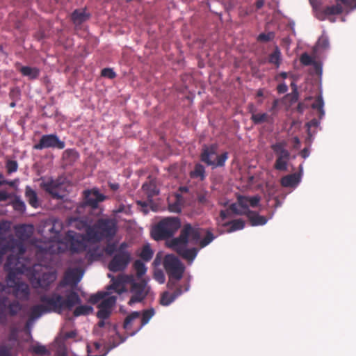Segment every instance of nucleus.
Instances as JSON below:
<instances>
[{
	"instance_id": "c85d7f7f",
	"label": "nucleus",
	"mask_w": 356,
	"mask_h": 356,
	"mask_svg": "<svg viewBox=\"0 0 356 356\" xmlns=\"http://www.w3.org/2000/svg\"><path fill=\"white\" fill-rule=\"evenodd\" d=\"M230 226L228 232H232L236 230H240L244 228L245 222L242 219H236L234 220H231L229 222H225L223 224V226Z\"/></svg>"
},
{
	"instance_id": "13d9d810",
	"label": "nucleus",
	"mask_w": 356,
	"mask_h": 356,
	"mask_svg": "<svg viewBox=\"0 0 356 356\" xmlns=\"http://www.w3.org/2000/svg\"><path fill=\"white\" fill-rule=\"evenodd\" d=\"M273 38V33H261L258 35L257 40L260 42H268Z\"/></svg>"
},
{
	"instance_id": "dca6fc26",
	"label": "nucleus",
	"mask_w": 356,
	"mask_h": 356,
	"mask_svg": "<svg viewBox=\"0 0 356 356\" xmlns=\"http://www.w3.org/2000/svg\"><path fill=\"white\" fill-rule=\"evenodd\" d=\"M40 187L54 198L61 199L63 197L60 194L62 183L60 179L49 178L47 180H42L40 183Z\"/></svg>"
},
{
	"instance_id": "4be33fe9",
	"label": "nucleus",
	"mask_w": 356,
	"mask_h": 356,
	"mask_svg": "<svg viewBox=\"0 0 356 356\" xmlns=\"http://www.w3.org/2000/svg\"><path fill=\"white\" fill-rule=\"evenodd\" d=\"M25 197L29 204L34 209H37L40 206L37 193L33 190L29 186H26Z\"/></svg>"
},
{
	"instance_id": "9d476101",
	"label": "nucleus",
	"mask_w": 356,
	"mask_h": 356,
	"mask_svg": "<svg viewBox=\"0 0 356 356\" xmlns=\"http://www.w3.org/2000/svg\"><path fill=\"white\" fill-rule=\"evenodd\" d=\"M63 240L72 253L84 252L87 248V241H89L86 235L72 230L66 232Z\"/></svg>"
},
{
	"instance_id": "49530a36",
	"label": "nucleus",
	"mask_w": 356,
	"mask_h": 356,
	"mask_svg": "<svg viewBox=\"0 0 356 356\" xmlns=\"http://www.w3.org/2000/svg\"><path fill=\"white\" fill-rule=\"evenodd\" d=\"M214 239V236L210 231H207L206 236L201 240V238H200V241L198 242V244L200 245L201 248H204L207 245H208Z\"/></svg>"
},
{
	"instance_id": "cd10ccee",
	"label": "nucleus",
	"mask_w": 356,
	"mask_h": 356,
	"mask_svg": "<svg viewBox=\"0 0 356 356\" xmlns=\"http://www.w3.org/2000/svg\"><path fill=\"white\" fill-rule=\"evenodd\" d=\"M19 72L23 76L31 80L36 79L40 75V70L38 68L29 66H22Z\"/></svg>"
},
{
	"instance_id": "412c9836",
	"label": "nucleus",
	"mask_w": 356,
	"mask_h": 356,
	"mask_svg": "<svg viewBox=\"0 0 356 356\" xmlns=\"http://www.w3.org/2000/svg\"><path fill=\"white\" fill-rule=\"evenodd\" d=\"M246 216L252 226L264 225L268 221L265 216H260L257 212L251 210L246 211Z\"/></svg>"
},
{
	"instance_id": "e433bc0d",
	"label": "nucleus",
	"mask_w": 356,
	"mask_h": 356,
	"mask_svg": "<svg viewBox=\"0 0 356 356\" xmlns=\"http://www.w3.org/2000/svg\"><path fill=\"white\" fill-rule=\"evenodd\" d=\"M154 252L149 244H146L143 247L140 254V258L145 261H149L152 259Z\"/></svg>"
},
{
	"instance_id": "7ed1b4c3",
	"label": "nucleus",
	"mask_w": 356,
	"mask_h": 356,
	"mask_svg": "<svg viewBox=\"0 0 356 356\" xmlns=\"http://www.w3.org/2000/svg\"><path fill=\"white\" fill-rule=\"evenodd\" d=\"M117 232V225L114 220L100 218L87 230L89 242L98 243L104 238H112Z\"/></svg>"
},
{
	"instance_id": "2f4dec72",
	"label": "nucleus",
	"mask_w": 356,
	"mask_h": 356,
	"mask_svg": "<svg viewBox=\"0 0 356 356\" xmlns=\"http://www.w3.org/2000/svg\"><path fill=\"white\" fill-rule=\"evenodd\" d=\"M71 225L79 230H85L86 235L87 236V230L89 227H92L89 225L88 222L83 219L76 218L72 220L70 222Z\"/></svg>"
},
{
	"instance_id": "e2e57ef3",
	"label": "nucleus",
	"mask_w": 356,
	"mask_h": 356,
	"mask_svg": "<svg viewBox=\"0 0 356 356\" xmlns=\"http://www.w3.org/2000/svg\"><path fill=\"white\" fill-rule=\"evenodd\" d=\"M87 256L90 260H97L99 259L102 254L97 253V250H90L87 253Z\"/></svg>"
},
{
	"instance_id": "c9c22d12",
	"label": "nucleus",
	"mask_w": 356,
	"mask_h": 356,
	"mask_svg": "<svg viewBox=\"0 0 356 356\" xmlns=\"http://www.w3.org/2000/svg\"><path fill=\"white\" fill-rule=\"evenodd\" d=\"M140 316V313L139 312H133L132 313H131L126 317L124 321V328L127 330H129L131 327L133 321L136 319L139 318Z\"/></svg>"
},
{
	"instance_id": "423d86ee",
	"label": "nucleus",
	"mask_w": 356,
	"mask_h": 356,
	"mask_svg": "<svg viewBox=\"0 0 356 356\" xmlns=\"http://www.w3.org/2000/svg\"><path fill=\"white\" fill-rule=\"evenodd\" d=\"M217 151V144L203 145L200 154L201 161L208 166H211L212 168L225 166V162L228 159V152H225L220 155H218Z\"/></svg>"
},
{
	"instance_id": "6e6552de",
	"label": "nucleus",
	"mask_w": 356,
	"mask_h": 356,
	"mask_svg": "<svg viewBox=\"0 0 356 356\" xmlns=\"http://www.w3.org/2000/svg\"><path fill=\"white\" fill-rule=\"evenodd\" d=\"M128 244L126 242L122 243L118 248L117 252L108 264V268L111 272L123 271L127 268L131 261V254L127 250Z\"/></svg>"
},
{
	"instance_id": "ddd939ff",
	"label": "nucleus",
	"mask_w": 356,
	"mask_h": 356,
	"mask_svg": "<svg viewBox=\"0 0 356 356\" xmlns=\"http://www.w3.org/2000/svg\"><path fill=\"white\" fill-rule=\"evenodd\" d=\"M65 147V142L60 140L56 134H47L42 136L38 143L33 145V149L38 150L47 148L63 149Z\"/></svg>"
},
{
	"instance_id": "39448f33",
	"label": "nucleus",
	"mask_w": 356,
	"mask_h": 356,
	"mask_svg": "<svg viewBox=\"0 0 356 356\" xmlns=\"http://www.w3.org/2000/svg\"><path fill=\"white\" fill-rule=\"evenodd\" d=\"M180 227L181 222L178 218H166L161 220L153 228L152 236L156 241L169 238L175 234Z\"/></svg>"
},
{
	"instance_id": "37998d69",
	"label": "nucleus",
	"mask_w": 356,
	"mask_h": 356,
	"mask_svg": "<svg viewBox=\"0 0 356 356\" xmlns=\"http://www.w3.org/2000/svg\"><path fill=\"white\" fill-rule=\"evenodd\" d=\"M30 350L35 355L40 356L45 355L48 353V350H47L46 347L39 343L31 346Z\"/></svg>"
},
{
	"instance_id": "ea45409f",
	"label": "nucleus",
	"mask_w": 356,
	"mask_h": 356,
	"mask_svg": "<svg viewBox=\"0 0 356 356\" xmlns=\"http://www.w3.org/2000/svg\"><path fill=\"white\" fill-rule=\"evenodd\" d=\"M92 312V307L91 306L88 305H81L77 307L74 312L73 314L74 316L77 317L79 316H86Z\"/></svg>"
},
{
	"instance_id": "c03bdc74",
	"label": "nucleus",
	"mask_w": 356,
	"mask_h": 356,
	"mask_svg": "<svg viewBox=\"0 0 356 356\" xmlns=\"http://www.w3.org/2000/svg\"><path fill=\"white\" fill-rule=\"evenodd\" d=\"M112 284L108 287V289L114 290L116 293H120L124 291V286L120 279L112 278Z\"/></svg>"
},
{
	"instance_id": "5701e85b",
	"label": "nucleus",
	"mask_w": 356,
	"mask_h": 356,
	"mask_svg": "<svg viewBox=\"0 0 356 356\" xmlns=\"http://www.w3.org/2000/svg\"><path fill=\"white\" fill-rule=\"evenodd\" d=\"M251 113L250 120L254 124H261L264 122L272 123L273 122V118L267 113H255L251 111Z\"/></svg>"
},
{
	"instance_id": "f257e3e1",
	"label": "nucleus",
	"mask_w": 356,
	"mask_h": 356,
	"mask_svg": "<svg viewBox=\"0 0 356 356\" xmlns=\"http://www.w3.org/2000/svg\"><path fill=\"white\" fill-rule=\"evenodd\" d=\"M64 298L60 294L53 292L49 295L40 296L42 305H33L31 307L29 317L33 320L40 318L43 314L56 312L61 314L65 309H71L74 305L81 302L78 293L70 291Z\"/></svg>"
},
{
	"instance_id": "72a5a7b5",
	"label": "nucleus",
	"mask_w": 356,
	"mask_h": 356,
	"mask_svg": "<svg viewBox=\"0 0 356 356\" xmlns=\"http://www.w3.org/2000/svg\"><path fill=\"white\" fill-rule=\"evenodd\" d=\"M191 177L193 178L200 177L201 180L205 178V168L200 164L197 163L195 165L194 170L191 172Z\"/></svg>"
},
{
	"instance_id": "5fc2aeb1",
	"label": "nucleus",
	"mask_w": 356,
	"mask_h": 356,
	"mask_svg": "<svg viewBox=\"0 0 356 356\" xmlns=\"http://www.w3.org/2000/svg\"><path fill=\"white\" fill-rule=\"evenodd\" d=\"M300 63L305 66L311 65L314 63L313 58L307 53L302 54L300 58Z\"/></svg>"
},
{
	"instance_id": "f03ea898",
	"label": "nucleus",
	"mask_w": 356,
	"mask_h": 356,
	"mask_svg": "<svg viewBox=\"0 0 356 356\" xmlns=\"http://www.w3.org/2000/svg\"><path fill=\"white\" fill-rule=\"evenodd\" d=\"M201 229L193 226L190 223L184 224L178 237L172 238L167 241V245L175 251L183 259L192 262L196 257L198 249L196 248H187V245H197L202 236Z\"/></svg>"
},
{
	"instance_id": "8fccbe9b",
	"label": "nucleus",
	"mask_w": 356,
	"mask_h": 356,
	"mask_svg": "<svg viewBox=\"0 0 356 356\" xmlns=\"http://www.w3.org/2000/svg\"><path fill=\"white\" fill-rule=\"evenodd\" d=\"M238 205L243 209L244 211L250 210L249 207V197L239 196L237 199Z\"/></svg>"
},
{
	"instance_id": "4c0bfd02",
	"label": "nucleus",
	"mask_w": 356,
	"mask_h": 356,
	"mask_svg": "<svg viewBox=\"0 0 356 356\" xmlns=\"http://www.w3.org/2000/svg\"><path fill=\"white\" fill-rule=\"evenodd\" d=\"M116 302V297L110 296L105 297L102 301L98 305V307H104L111 310V308L115 305Z\"/></svg>"
},
{
	"instance_id": "de8ad7c7",
	"label": "nucleus",
	"mask_w": 356,
	"mask_h": 356,
	"mask_svg": "<svg viewBox=\"0 0 356 356\" xmlns=\"http://www.w3.org/2000/svg\"><path fill=\"white\" fill-rule=\"evenodd\" d=\"M107 292H98L96 294L92 295L89 298V302L93 305L98 303L108 295Z\"/></svg>"
},
{
	"instance_id": "9b49d317",
	"label": "nucleus",
	"mask_w": 356,
	"mask_h": 356,
	"mask_svg": "<svg viewBox=\"0 0 356 356\" xmlns=\"http://www.w3.org/2000/svg\"><path fill=\"white\" fill-rule=\"evenodd\" d=\"M33 277L36 281L35 287L47 289L56 279V273L49 270L47 267L40 265H35L33 267Z\"/></svg>"
},
{
	"instance_id": "6e6d98bb",
	"label": "nucleus",
	"mask_w": 356,
	"mask_h": 356,
	"mask_svg": "<svg viewBox=\"0 0 356 356\" xmlns=\"http://www.w3.org/2000/svg\"><path fill=\"white\" fill-rule=\"evenodd\" d=\"M101 75L104 77L113 79L116 76V73L111 68H104L102 70Z\"/></svg>"
},
{
	"instance_id": "4d7b16f0",
	"label": "nucleus",
	"mask_w": 356,
	"mask_h": 356,
	"mask_svg": "<svg viewBox=\"0 0 356 356\" xmlns=\"http://www.w3.org/2000/svg\"><path fill=\"white\" fill-rule=\"evenodd\" d=\"M229 209L234 214L246 216V211H244L243 209H238L236 203L231 204L229 207Z\"/></svg>"
},
{
	"instance_id": "680f3d73",
	"label": "nucleus",
	"mask_w": 356,
	"mask_h": 356,
	"mask_svg": "<svg viewBox=\"0 0 356 356\" xmlns=\"http://www.w3.org/2000/svg\"><path fill=\"white\" fill-rule=\"evenodd\" d=\"M197 201L199 203L202 204H207L209 202L208 198H207V193H202L197 195Z\"/></svg>"
},
{
	"instance_id": "69168bd1",
	"label": "nucleus",
	"mask_w": 356,
	"mask_h": 356,
	"mask_svg": "<svg viewBox=\"0 0 356 356\" xmlns=\"http://www.w3.org/2000/svg\"><path fill=\"white\" fill-rule=\"evenodd\" d=\"M0 356H10V348L6 346H0Z\"/></svg>"
},
{
	"instance_id": "473e14b6",
	"label": "nucleus",
	"mask_w": 356,
	"mask_h": 356,
	"mask_svg": "<svg viewBox=\"0 0 356 356\" xmlns=\"http://www.w3.org/2000/svg\"><path fill=\"white\" fill-rule=\"evenodd\" d=\"M268 63L275 65L276 68L280 67L281 63V52L277 47L269 55Z\"/></svg>"
},
{
	"instance_id": "3c124183",
	"label": "nucleus",
	"mask_w": 356,
	"mask_h": 356,
	"mask_svg": "<svg viewBox=\"0 0 356 356\" xmlns=\"http://www.w3.org/2000/svg\"><path fill=\"white\" fill-rule=\"evenodd\" d=\"M118 248L115 243H110L104 248V252L108 256L114 255L117 252Z\"/></svg>"
},
{
	"instance_id": "7c9ffc66",
	"label": "nucleus",
	"mask_w": 356,
	"mask_h": 356,
	"mask_svg": "<svg viewBox=\"0 0 356 356\" xmlns=\"http://www.w3.org/2000/svg\"><path fill=\"white\" fill-rule=\"evenodd\" d=\"M22 309V305L17 300L10 301L8 300L7 315L15 316Z\"/></svg>"
},
{
	"instance_id": "20e7f679",
	"label": "nucleus",
	"mask_w": 356,
	"mask_h": 356,
	"mask_svg": "<svg viewBox=\"0 0 356 356\" xmlns=\"http://www.w3.org/2000/svg\"><path fill=\"white\" fill-rule=\"evenodd\" d=\"M163 266L169 277L167 287L172 290L182 278L185 268L180 260L172 254L165 257Z\"/></svg>"
},
{
	"instance_id": "bb28decb",
	"label": "nucleus",
	"mask_w": 356,
	"mask_h": 356,
	"mask_svg": "<svg viewBox=\"0 0 356 356\" xmlns=\"http://www.w3.org/2000/svg\"><path fill=\"white\" fill-rule=\"evenodd\" d=\"M272 150L275 152L277 158H290L289 152L285 148L284 142L276 143L270 146Z\"/></svg>"
},
{
	"instance_id": "338daca9",
	"label": "nucleus",
	"mask_w": 356,
	"mask_h": 356,
	"mask_svg": "<svg viewBox=\"0 0 356 356\" xmlns=\"http://www.w3.org/2000/svg\"><path fill=\"white\" fill-rule=\"evenodd\" d=\"M277 90L280 94L285 93L288 90V86L284 83H280L277 86Z\"/></svg>"
},
{
	"instance_id": "603ef678",
	"label": "nucleus",
	"mask_w": 356,
	"mask_h": 356,
	"mask_svg": "<svg viewBox=\"0 0 356 356\" xmlns=\"http://www.w3.org/2000/svg\"><path fill=\"white\" fill-rule=\"evenodd\" d=\"M98 308H99V311L97 313V316L99 319L104 320V319L108 318L110 316V314L111 313V309H108L104 308V307H98Z\"/></svg>"
},
{
	"instance_id": "0e129e2a",
	"label": "nucleus",
	"mask_w": 356,
	"mask_h": 356,
	"mask_svg": "<svg viewBox=\"0 0 356 356\" xmlns=\"http://www.w3.org/2000/svg\"><path fill=\"white\" fill-rule=\"evenodd\" d=\"M55 356H67L65 347L60 345L56 350Z\"/></svg>"
},
{
	"instance_id": "a18cd8bd",
	"label": "nucleus",
	"mask_w": 356,
	"mask_h": 356,
	"mask_svg": "<svg viewBox=\"0 0 356 356\" xmlns=\"http://www.w3.org/2000/svg\"><path fill=\"white\" fill-rule=\"evenodd\" d=\"M9 331L8 340L10 341L17 342L18 341V334L19 332V328L16 325H12L10 326Z\"/></svg>"
},
{
	"instance_id": "052dcab7",
	"label": "nucleus",
	"mask_w": 356,
	"mask_h": 356,
	"mask_svg": "<svg viewBox=\"0 0 356 356\" xmlns=\"http://www.w3.org/2000/svg\"><path fill=\"white\" fill-rule=\"evenodd\" d=\"M154 279L159 283L163 284L165 282V275L161 270H157L154 273Z\"/></svg>"
},
{
	"instance_id": "393cba45",
	"label": "nucleus",
	"mask_w": 356,
	"mask_h": 356,
	"mask_svg": "<svg viewBox=\"0 0 356 356\" xmlns=\"http://www.w3.org/2000/svg\"><path fill=\"white\" fill-rule=\"evenodd\" d=\"M79 158V154L75 149H67L63 152L62 159L67 165H72Z\"/></svg>"
},
{
	"instance_id": "4468645a",
	"label": "nucleus",
	"mask_w": 356,
	"mask_h": 356,
	"mask_svg": "<svg viewBox=\"0 0 356 356\" xmlns=\"http://www.w3.org/2000/svg\"><path fill=\"white\" fill-rule=\"evenodd\" d=\"M131 291L132 296L128 302L129 305L142 302L146 298L149 292L147 282L143 280L138 282H134L131 284Z\"/></svg>"
},
{
	"instance_id": "a211bd4d",
	"label": "nucleus",
	"mask_w": 356,
	"mask_h": 356,
	"mask_svg": "<svg viewBox=\"0 0 356 356\" xmlns=\"http://www.w3.org/2000/svg\"><path fill=\"white\" fill-rule=\"evenodd\" d=\"M6 285L0 283V324L6 325L7 323V311L8 298L4 296L6 293Z\"/></svg>"
},
{
	"instance_id": "58836bf2",
	"label": "nucleus",
	"mask_w": 356,
	"mask_h": 356,
	"mask_svg": "<svg viewBox=\"0 0 356 356\" xmlns=\"http://www.w3.org/2000/svg\"><path fill=\"white\" fill-rule=\"evenodd\" d=\"M289 159L290 158L282 157L277 158L274 165L275 169L280 171H286Z\"/></svg>"
},
{
	"instance_id": "bf43d9fd",
	"label": "nucleus",
	"mask_w": 356,
	"mask_h": 356,
	"mask_svg": "<svg viewBox=\"0 0 356 356\" xmlns=\"http://www.w3.org/2000/svg\"><path fill=\"white\" fill-rule=\"evenodd\" d=\"M260 200L261 197L259 195L249 197V205L253 208L257 207Z\"/></svg>"
},
{
	"instance_id": "aec40b11",
	"label": "nucleus",
	"mask_w": 356,
	"mask_h": 356,
	"mask_svg": "<svg viewBox=\"0 0 356 356\" xmlns=\"http://www.w3.org/2000/svg\"><path fill=\"white\" fill-rule=\"evenodd\" d=\"M90 17V13L86 12L84 9H76L71 15V20L75 26H80L83 22L89 19Z\"/></svg>"
},
{
	"instance_id": "864d4df0",
	"label": "nucleus",
	"mask_w": 356,
	"mask_h": 356,
	"mask_svg": "<svg viewBox=\"0 0 356 356\" xmlns=\"http://www.w3.org/2000/svg\"><path fill=\"white\" fill-rule=\"evenodd\" d=\"M6 168L8 174L15 172L18 168L17 162L16 161L9 160L6 162Z\"/></svg>"
},
{
	"instance_id": "b1692460",
	"label": "nucleus",
	"mask_w": 356,
	"mask_h": 356,
	"mask_svg": "<svg viewBox=\"0 0 356 356\" xmlns=\"http://www.w3.org/2000/svg\"><path fill=\"white\" fill-rule=\"evenodd\" d=\"M300 181V173H293L286 175L281 179V185L284 187H293Z\"/></svg>"
},
{
	"instance_id": "2eb2a0df",
	"label": "nucleus",
	"mask_w": 356,
	"mask_h": 356,
	"mask_svg": "<svg viewBox=\"0 0 356 356\" xmlns=\"http://www.w3.org/2000/svg\"><path fill=\"white\" fill-rule=\"evenodd\" d=\"M190 288L189 283H186L184 286L176 284L172 292L165 291L161 293L159 302L163 306H168L172 303L176 298L180 296L184 291H188Z\"/></svg>"
},
{
	"instance_id": "79ce46f5",
	"label": "nucleus",
	"mask_w": 356,
	"mask_h": 356,
	"mask_svg": "<svg viewBox=\"0 0 356 356\" xmlns=\"http://www.w3.org/2000/svg\"><path fill=\"white\" fill-rule=\"evenodd\" d=\"M323 105V100L321 95L318 96L312 104V108L318 110L321 118L324 115Z\"/></svg>"
},
{
	"instance_id": "09e8293b",
	"label": "nucleus",
	"mask_w": 356,
	"mask_h": 356,
	"mask_svg": "<svg viewBox=\"0 0 356 356\" xmlns=\"http://www.w3.org/2000/svg\"><path fill=\"white\" fill-rule=\"evenodd\" d=\"M13 207L15 211L23 213L26 210V205L24 202L19 197H16L13 202Z\"/></svg>"
},
{
	"instance_id": "c756f323",
	"label": "nucleus",
	"mask_w": 356,
	"mask_h": 356,
	"mask_svg": "<svg viewBox=\"0 0 356 356\" xmlns=\"http://www.w3.org/2000/svg\"><path fill=\"white\" fill-rule=\"evenodd\" d=\"M154 309L153 308H150L146 310H144L142 314V318L140 320V324L137 328V331L140 330L145 325H146L152 317L154 315Z\"/></svg>"
},
{
	"instance_id": "774afa93",
	"label": "nucleus",
	"mask_w": 356,
	"mask_h": 356,
	"mask_svg": "<svg viewBox=\"0 0 356 356\" xmlns=\"http://www.w3.org/2000/svg\"><path fill=\"white\" fill-rule=\"evenodd\" d=\"M9 95H10V98L14 99L15 98H18L19 97V96L20 95V92H19V90L17 88H12L10 90Z\"/></svg>"
},
{
	"instance_id": "a878e982",
	"label": "nucleus",
	"mask_w": 356,
	"mask_h": 356,
	"mask_svg": "<svg viewBox=\"0 0 356 356\" xmlns=\"http://www.w3.org/2000/svg\"><path fill=\"white\" fill-rule=\"evenodd\" d=\"M142 188L143 191L146 193L147 197L149 202L152 201V198L157 195L159 193L156 184L153 181H150L149 182H146L143 184Z\"/></svg>"
},
{
	"instance_id": "a19ab883",
	"label": "nucleus",
	"mask_w": 356,
	"mask_h": 356,
	"mask_svg": "<svg viewBox=\"0 0 356 356\" xmlns=\"http://www.w3.org/2000/svg\"><path fill=\"white\" fill-rule=\"evenodd\" d=\"M134 268L136 271V275L138 277H142L145 274L147 271V268L145 264L139 259L134 261Z\"/></svg>"
},
{
	"instance_id": "f704fd0d",
	"label": "nucleus",
	"mask_w": 356,
	"mask_h": 356,
	"mask_svg": "<svg viewBox=\"0 0 356 356\" xmlns=\"http://www.w3.org/2000/svg\"><path fill=\"white\" fill-rule=\"evenodd\" d=\"M343 12V8L340 4H336L327 6L323 9V13L325 15H334L341 14Z\"/></svg>"
},
{
	"instance_id": "6ab92c4d",
	"label": "nucleus",
	"mask_w": 356,
	"mask_h": 356,
	"mask_svg": "<svg viewBox=\"0 0 356 356\" xmlns=\"http://www.w3.org/2000/svg\"><path fill=\"white\" fill-rule=\"evenodd\" d=\"M105 200V196L97 190L85 191V203L92 208H97L98 204Z\"/></svg>"
},
{
	"instance_id": "1a4fd4ad",
	"label": "nucleus",
	"mask_w": 356,
	"mask_h": 356,
	"mask_svg": "<svg viewBox=\"0 0 356 356\" xmlns=\"http://www.w3.org/2000/svg\"><path fill=\"white\" fill-rule=\"evenodd\" d=\"M10 228V222L8 221L3 220L0 222V264H2L3 257L6 253L17 245L19 249L23 251V245L21 243L18 242L13 237H5L6 234L9 231Z\"/></svg>"
},
{
	"instance_id": "0eeeda50",
	"label": "nucleus",
	"mask_w": 356,
	"mask_h": 356,
	"mask_svg": "<svg viewBox=\"0 0 356 356\" xmlns=\"http://www.w3.org/2000/svg\"><path fill=\"white\" fill-rule=\"evenodd\" d=\"M24 252L25 249L24 247L22 252L17 245L6 253H9V254L7 257L3 268L5 271L8 272L6 278H8V282H10V283H13V278L17 277L18 274L22 273V266L23 265L21 264L19 259Z\"/></svg>"
},
{
	"instance_id": "f3484780",
	"label": "nucleus",
	"mask_w": 356,
	"mask_h": 356,
	"mask_svg": "<svg viewBox=\"0 0 356 356\" xmlns=\"http://www.w3.org/2000/svg\"><path fill=\"white\" fill-rule=\"evenodd\" d=\"M82 272L79 268H72L67 270L64 275V280L63 282H60L59 285L57 287V290L60 287L64 286L67 284H77L81 279Z\"/></svg>"
},
{
	"instance_id": "f8f14e48",
	"label": "nucleus",
	"mask_w": 356,
	"mask_h": 356,
	"mask_svg": "<svg viewBox=\"0 0 356 356\" xmlns=\"http://www.w3.org/2000/svg\"><path fill=\"white\" fill-rule=\"evenodd\" d=\"M6 293L12 292L16 298L25 300H27L30 295L29 285L23 282L17 280V277L13 278V283L8 282V278L6 279Z\"/></svg>"
}]
</instances>
